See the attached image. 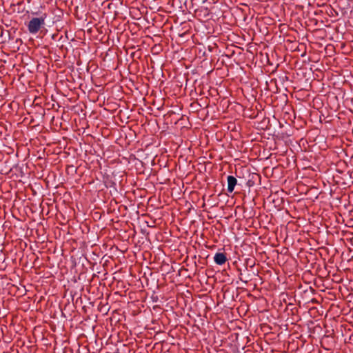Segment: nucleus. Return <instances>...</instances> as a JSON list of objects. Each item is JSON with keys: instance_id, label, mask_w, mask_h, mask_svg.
Listing matches in <instances>:
<instances>
[{"instance_id": "obj_4", "label": "nucleus", "mask_w": 353, "mask_h": 353, "mask_svg": "<svg viewBox=\"0 0 353 353\" xmlns=\"http://www.w3.org/2000/svg\"><path fill=\"white\" fill-rule=\"evenodd\" d=\"M255 176H256V177H257V178H259V175H257V174H256V175H255ZM254 176L253 175V176H252V179H249V180L247 181L246 184H247V185H248V187H252V186H253V185H254Z\"/></svg>"}, {"instance_id": "obj_5", "label": "nucleus", "mask_w": 353, "mask_h": 353, "mask_svg": "<svg viewBox=\"0 0 353 353\" xmlns=\"http://www.w3.org/2000/svg\"><path fill=\"white\" fill-rule=\"evenodd\" d=\"M239 279H240L241 281H243V282H244V283H248V281H243V280L242 279V278H241V277L239 278Z\"/></svg>"}, {"instance_id": "obj_2", "label": "nucleus", "mask_w": 353, "mask_h": 353, "mask_svg": "<svg viewBox=\"0 0 353 353\" xmlns=\"http://www.w3.org/2000/svg\"><path fill=\"white\" fill-rule=\"evenodd\" d=\"M227 190L229 193H232L234 191L235 186L237 185V179L234 176L230 175L227 177Z\"/></svg>"}, {"instance_id": "obj_1", "label": "nucleus", "mask_w": 353, "mask_h": 353, "mask_svg": "<svg viewBox=\"0 0 353 353\" xmlns=\"http://www.w3.org/2000/svg\"><path fill=\"white\" fill-rule=\"evenodd\" d=\"M47 14H43L40 17L32 18L28 24V30L31 34L37 33L39 30L45 25V19Z\"/></svg>"}, {"instance_id": "obj_3", "label": "nucleus", "mask_w": 353, "mask_h": 353, "mask_svg": "<svg viewBox=\"0 0 353 353\" xmlns=\"http://www.w3.org/2000/svg\"><path fill=\"white\" fill-rule=\"evenodd\" d=\"M214 261L216 264L221 265L227 261L226 254L223 252H217L214 256Z\"/></svg>"}]
</instances>
